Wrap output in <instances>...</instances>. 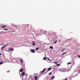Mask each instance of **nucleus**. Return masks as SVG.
<instances>
[{"label": "nucleus", "mask_w": 80, "mask_h": 80, "mask_svg": "<svg viewBox=\"0 0 80 80\" xmlns=\"http://www.w3.org/2000/svg\"><path fill=\"white\" fill-rule=\"evenodd\" d=\"M8 45H9V44H6V45H4V46H3L1 48L2 50H3V48H4L5 47H7V46Z\"/></svg>", "instance_id": "1"}, {"label": "nucleus", "mask_w": 80, "mask_h": 80, "mask_svg": "<svg viewBox=\"0 0 80 80\" xmlns=\"http://www.w3.org/2000/svg\"><path fill=\"white\" fill-rule=\"evenodd\" d=\"M31 52L32 53H35V51L34 49H32L31 50Z\"/></svg>", "instance_id": "2"}, {"label": "nucleus", "mask_w": 80, "mask_h": 80, "mask_svg": "<svg viewBox=\"0 0 80 80\" xmlns=\"http://www.w3.org/2000/svg\"><path fill=\"white\" fill-rule=\"evenodd\" d=\"M32 42H33V43H32V45H33V46H35V42H34V41H33Z\"/></svg>", "instance_id": "3"}, {"label": "nucleus", "mask_w": 80, "mask_h": 80, "mask_svg": "<svg viewBox=\"0 0 80 80\" xmlns=\"http://www.w3.org/2000/svg\"><path fill=\"white\" fill-rule=\"evenodd\" d=\"M23 71V69H20L19 70V72H22Z\"/></svg>", "instance_id": "4"}, {"label": "nucleus", "mask_w": 80, "mask_h": 80, "mask_svg": "<svg viewBox=\"0 0 80 80\" xmlns=\"http://www.w3.org/2000/svg\"><path fill=\"white\" fill-rule=\"evenodd\" d=\"M21 75H22V76H24V75H25V72H22L21 74Z\"/></svg>", "instance_id": "5"}, {"label": "nucleus", "mask_w": 80, "mask_h": 80, "mask_svg": "<svg viewBox=\"0 0 80 80\" xmlns=\"http://www.w3.org/2000/svg\"><path fill=\"white\" fill-rule=\"evenodd\" d=\"M38 78V77H37V76L35 77H34V79H35V80H37Z\"/></svg>", "instance_id": "6"}, {"label": "nucleus", "mask_w": 80, "mask_h": 80, "mask_svg": "<svg viewBox=\"0 0 80 80\" xmlns=\"http://www.w3.org/2000/svg\"><path fill=\"white\" fill-rule=\"evenodd\" d=\"M9 50L10 51H13V49L12 48H9Z\"/></svg>", "instance_id": "7"}, {"label": "nucleus", "mask_w": 80, "mask_h": 80, "mask_svg": "<svg viewBox=\"0 0 80 80\" xmlns=\"http://www.w3.org/2000/svg\"><path fill=\"white\" fill-rule=\"evenodd\" d=\"M38 32L39 33H42V31L41 30H39V31H38Z\"/></svg>", "instance_id": "8"}, {"label": "nucleus", "mask_w": 80, "mask_h": 80, "mask_svg": "<svg viewBox=\"0 0 80 80\" xmlns=\"http://www.w3.org/2000/svg\"><path fill=\"white\" fill-rule=\"evenodd\" d=\"M5 27H7V26H3L1 27V28H5Z\"/></svg>", "instance_id": "9"}, {"label": "nucleus", "mask_w": 80, "mask_h": 80, "mask_svg": "<svg viewBox=\"0 0 80 80\" xmlns=\"http://www.w3.org/2000/svg\"><path fill=\"white\" fill-rule=\"evenodd\" d=\"M65 50V48L62 49V50L61 51V52H63V51H64V50Z\"/></svg>", "instance_id": "10"}, {"label": "nucleus", "mask_w": 80, "mask_h": 80, "mask_svg": "<svg viewBox=\"0 0 80 80\" xmlns=\"http://www.w3.org/2000/svg\"><path fill=\"white\" fill-rule=\"evenodd\" d=\"M45 69H44L41 72V73H43V72L45 71Z\"/></svg>", "instance_id": "11"}, {"label": "nucleus", "mask_w": 80, "mask_h": 80, "mask_svg": "<svg viewBox=\"0 0 80 80\" xmlns=\"http://www.w3.org/2000/svg\"><path fill=\"white\" fill-rule=\"evenodd\" d=\"M50 48L51 49H53V46H51L50 47Z\"/></svg>", "instance_id": "12"}, {"label": "nucleus", "mask_w": 80, "mask_h": 80, "mask_svg": "<svg viewBox=\"0 0 80 80\" xmlns=\"http://www.w3.org/2000/svg\"><path fill=\"white\" fill-rule=\"evenodd\" d=\"M67 53V52H64V53H63L62 54V55H65V54H66Z\"/></svg>", "instance_id": "13"}, {"label": "nucleus", "mask_w": 80, "mask_h": 80, "mask_svg": "<svg viewBox=\"0 0 80 80\" xmlns=\"http://www.w3.org/2000/svg\"><path fill=\"white\" fill-rule=\"evenodd\" d=\"M20 62H21V63H23V60H22V59H21L20 60Z\"/></svg>", "instance_id": "14"}, {"label": "nucleus", "mask_w": 80, "mask_h": 80, "mask_svg": "<svg viewBox=\"0 0 80 80\" xmlns=\"http://www.w3.org/2000/svg\"><path fill=\"white\" fill-rule=\"evenodd\" d=\"M3 63V62H0V65H2Z\"/></svg>", "instance_id": "15"}, {"label": "nucleus", "mask_w": 80, "mask_h": 80, "mask_svg": "<svg viewBox=\"0 0 80 80\" xmlns=\"http://www.w3.org/2000/svg\"><path fill=\"white\" fill-rule=\"evenodd\" d=\"M51 69H52V68H48V71H50Z\"/></svg>", "instance_id": "16"}, {"label": "nucleus", "mask_w": 80, "mask_h": 80, "mask_svg": "<svg viewBox=\"0 0 80 80\" xmlns=\"http://www.w3.org/2000/svg\"><path fill=\"white\" fill-rule=\"evenodd\" d=\"M49 75H52V72H51L49 73Z\"/></svg>", "instance_id": "17"}, {"label": "nucleus", "mask_w": 80, "mask_h": 80, "mask_svg": "<svg viewBox=\"0 0 80 80\" xmlns=\"http://www.w3.org/2000/svg\"><path fill=\"white\" fill-rule=\"evenodd\" d=\"M54 78H55V76H53V77L51 78V79H52V80H53V79H54Z\"/></svg>", "instance_id": "18"}, {"label": "nucleus", "mask_w": 80, "mask_h": 80, "mask_svg": "<svg viewBox=\"0 0 80 80\" xmlns=\"http://www.w3.org/2000/svg\"><path fill=\"white\" fill-rule=\"evenodd\" d=\"M47 59V57H44L43 58V60H46Z\"/></svg>", "instance_id": "19"}, {"label": "nucleus", "mask_w": 80, "mask_h": 80, "mask_svg": "<svg viewBox=\"0 0 80 80\" xmlns=\"http://www.w3.org/2000/svg\"><path fill=\"white\" fill-rule=\"evenodd\" d=\"M38 49H39V48H36V50H37V51L38 50Z\"/></svg>", "instance_id": "20"}, {"label": "nucleus", "mask_w": 80, "mask_h": 80, "mask_svg": "<svg viewBox=\"0 0 80 80\" xmlns=\"http://www.w3.org/2000/svg\"><path fill=\"white\" fill-rule=\"evenodd\" d=\"M57 40L56 41L54 42V43L55 44V43H57Z\"/></svg>", "instance_id": "21"}, {"label": "nucleus", "mask_w": 80, "mask_h": 80, "mask_svg": "<svg viewBox=\"0 0 80 80\" xmlns=\"http://www.w3.org/2000/svg\"><path fill=\"white\" fill-rule=\"evenodd\" d=\"M59 65H60V64H57L56 65V66H59Z\"/></svg>", "instance_id": "22"}, {"label": "nucleus", "mask_w": 80, "mask_h": 80, "mask_svg": "<svg viewBox=\"0 0 80 80\" xmlns=\"http://www.w3.org/2000/svg\"><path fill=\"white\" fill-rule=\"evenodd\" d=\"M72 63H71V62H68V65H69V64H71Z\"/></svg>", "instance_id": "23"}, {"label": "nucleus", "mask_w": 80, "mask_h": 80, "mask_svg": "<svg viewBox=\"0 0 80 80\" xmlns=\"http://www.w3.org/2000/svg\"><path fill=\"white\" fill-rule=\"evenodd\" d=\"M4 30H8V29H5V28H4Z\"/></svg>", "instance_id": "24"}, {"label": "nucleus", "mask_w": 80, "mask_h": 80, "mask_svg": "<svg viewBox=\"0 0 80 80\" xmlns=\"http://www.w3.org/2000/svg\"><path fill=\"white\" fill-rule=\"evenodd\" d=\"M54 63L56 64L57 63V62H55Z\"/></svg>", "instance_id": "25"}, {"label": "nucleus", "mask_w": 80, "mask_h": 80, "mask_svg": "<svg viewBox=\"0 0 80 80\" xmlns=\"http://www.w3.org/2000/svg\"><path fill=\"white\" fill-rule=\"evenodd\" d=\"M60 42V40H59L58 41V42Z\"/></svg>", "instance_id": "26"}, {"label": "nucleus", "mask_w": 80, "mask_h": 80, "mask_svg": "<svg viewBox=\"0 0 80 80\" xmlns=\"http://www.w3.org/2000/svg\"><path fill=\"white\" fill-rule=\"evenodd\" d=\"M3 45V44H0V45Z\"/></svg>", "instance_id": "27"}, {"label": "nucleus", "mask_w": 80, "mask_h": 80, "mask_svg": "<svg viewBox=\"0 0 80 80\" xmlns=\"http://www.w3.org/2000/svg\"><path fill=\"white\" fill-rule=\"evenodd\" d=\"M78 57H79V58H80V56L78 55Z\"/></svg>", "instance_id": "28"}, {"label": "nucleus", "mask_w": 80, "mask_h": 80, "mask_svg": "<svg viewBox=\"0 0 80 80\" xmlns=\"http://www.w3.org/2000/svg\"><path fill=\"white\" fill-rule=\"evenodd\" d=\"M47 59H48V60H49V58H48Z\"/></svg>", "instance_id": "29"}, {"label": "nucleus", "mask_w": 80, "mask_h": 80, "mask_svg": "<svg viewBox=\"0 0 80 80\" xmlns=\"http://www.w3.org/2000/svg\"><path fill=\"white\" fill-rule=\"evenodd\" d=\"M1 55H2V54H1V53H0V56H1Z\"/></svg>", "instance_id": "30"}, {"label": "nucleus", "mask_w": 80, "mask_h": 80, "mask_svg": "<svg viewBox=\"0 0 80 80\" xmlns=\"http://www.w3.org/2000/svg\"><path fill=\"white\" fill-rule=\"evenodd\" d=\"M0 34H1V33L0 32Z\"/></svg>", "instance_id": "31"}]
</instances>
